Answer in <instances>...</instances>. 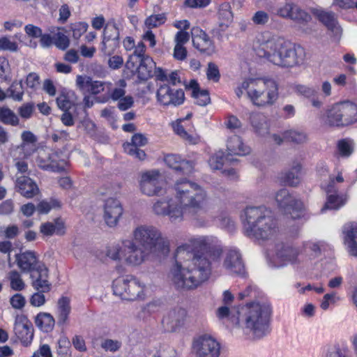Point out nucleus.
I'll return each instance as SVG.
<instances>
[{
  "mask_svg": "<svg viewBox=\"0 0 357 357\" xmlns=\"http://www.w3.org/2000/svg\"><path fill=\"white\" fill-rule=\"evenodd\" d=\"M174 198H162L155 202L152 211L159 216H167L172 222H181L185 215L189 216L197 227L208 223L204 205L207 198L205 190L198 183L183 178L175 181Z\"/></svg>",
  "mask_w": 357,
  "mask_h": 357,
  "instance_id": "nucleus-1",
  "label": "nucleus"
},
{
  "mask_svg": "<svg viewBox=\"0 0 357 357\" xmlns=\"http://www.w3.org/2000/svg\"><path fill=\"white\" fill-rule=\"evenodd\" d=\"M195 248L184 267L176 263L169 277L178 289L193 290L206 282L211 275L212 262L219 261L222 248L218 241L209 237H200L194 241Z\"/></svg>",
  "mask_w": 357,
  "mask_h": 357,
  "instance_id": "nucleus-2",
  "label": "nucleus"
},
{
  "mask_svg": "<svg viewBox=\"0 0 357 357\" xmlns=\"http://www.w3.org/2000/svg\"><path fill=\"white\" fill-rule=\"evenodd\" d=\"M255 51L259 58L282 68L293 67L299 62L294 45L278 36H262Z\"/></svg>",
  "mask_w": 357,
  "mask_h": 357,
  "instance_id": "nucleus-3",
  "label": "nucleus"
},
{
  "mask_svg": "<svg viewBox=\"0 0 357 357\" xmlns=\"http://www.w3.org/2000/svg\"><path fill=\"white\" fill-rule=\"evenodd\" d=\"M244 230L246 236L269 240L278 234V222L269 208L264 206L247 207L244 211Z\"/></svg>",
  "mask_w": 357,
  "mask_h": 357,
  "instance_id": "nucleus-4",
  "label": "nucleus"
},
{
  "mask_svg": "<svg viewBox=\"0 0 357 357\" xmlns=\"http://www.w3.org/2000/svg\"><path fill=\"white\" fill-rule=\"evenodd\" d=\"M236 324L245 333H251L254 337L261 338L269 332V310L259 303H249L238 311Z\"/></svg>",
  "mask_w": 357,
  "mask_h": 357,
  "instance_id": "nucleus-5",
  "label": "nucleus"
},
{
  "mask_svg": "<svg viewBox=\"0 0 357 357\" xmlns=\"http://www.w3.org/2000/svg\"><path fill=\"white\" fill-rule=\"evenodd\" d=\"M134 241L153 253L169 252V242L160 231L152 225H140L133 231Z\"/></svg>",
  "mask_w": 357,
  "mask_h": 357,
  "instance_id": "nucleus-6",
  "label": "nucleus"
},
{
  "mask_svg": "<svg viewBox=\"0 0 357 357\" xmlns=\"http://www.w3.org/2000/svg\"><path fill=\"white\" fill-rule=\"evenodd\" d=\"M324 122L331 126H347L357 121V105L349 101L333 105L323 116Z\"/></svg>",
  "mask_w": 357,
  "mask_h": 357,
  "instance_id": "nucleus-7",
  "label": "nucleus"
},
{
  "mask_svg": "<svg viewBox=\"0 0 357 357\" xmlns=\"http://www.w3.org/2000/svg\"><path fill=\"white\" fill-rule=\"evenodd\" d=\"M114 294L123 300L133 301L145 298L144 285L134 278H119L113 282Z\"/></svg>",
  "mask_w": 357,
  "mask_h": 357,
  "instance_id": "nucleus-8",
  "label": "nucleus"
},
{
  "mask_svg": "<svg viewBox=\"0 0 357 357\" xmlns=\"http://www.w3.org/2000/svg\"><path fill=\"white\" fill-rule=\"evenodd\" d=\"M275 199L278 206L289 212L293 219L299 218L303 215V203L294 198L287 189L282 188L278 191Z\"/></svg>",
  "mask_w": 357,
  "mask_h": 357,
  "instance_id": "nucleus-9",
  "label": "nucleus"
},
{
  "mask_svg": "<svg viewBox=\"0 0 357 357\" xmlns=\"http://www.w3.org/2000/svg\"><path fill=\"white\" fill-rule=\"evenodd\" d=\"M193 350L196 357H219L220 344L212 336L204 335L193 342Z\"/></svg>",
  "mask_w": 357,
  "mask_h": 357,
  "instance_id": "nucleus-10",
  "label": "nucleus"
},
{
  "mask_svg": "<svg viewBox=\"0 0 357 357\" xmlns=\"http://www.w3.org/2000/svg\"><path fill=\"white\" fill-rule=\"evenodd\" d=\"M123 257L125 261L133 266L139 265L143 263L153 253L143 246L133 241H123Z\"/></svg>",
  "mask_w": 357,
  "mask_h": 357,
  "instance_id": "nucleus-11",
  "label": "nucleus"
},
{
  "mask_svg": "<svg viewBox=\"0 0 357 357\" xmlns=\"http://www.w3.org/2000/svg\"><path fill=\"white\" fill-rule=\"evenodd\" d=\"M158 102L164 106H178L185 100L184 91L182 89H172L167 84L159 86L156 93Z\"/></svg>",
  "mask_w": 357,
  "mask_h": 357,
  "instance_id": "nucleus-12",
  "label": "nucleus"
},
{
  "mask_svg": "<svg viewBox=\"0 0 357 357\" xmlns=\"http://www.w3.org/2000/svg\"><path fill=\"white\" fill-rule=\"evenodd\" d=\"M162 176L158 170L148 171L142 174L140 190L148 196L158 195L162 190Z\"/></svg>",
  "mask_w": 357,
  "mask_h": 357,
  "instance_id": "nucleus-13",
  "label": "nucleus"
},
{
  "mask_svg": "<svg viewBox=\"0 0 357 357\" xmlns=\"http://www.w3.org/2000/svg\"><path fill=\"white\" fill-rule=\"evenodd\" d=\"M103 219L107 226L114 227L118 224L123 213L121 202L114 198L105 200L103 206Z\"/></svg>",
  "mask_w": 357,
  "mask_h": 357,
  "instance_id": "nucleus-14",
  "label": "nucleus"
},
{
  "mask_svg": "<svg viewBox=\"0 0 357 357\" xmlns=\"http://www.w3.org/2000/svg\"><path fill=\"white\" fill-rule=\"evenodd\" d=\"M187 311L181 307L170 310L162 319V324L167 332H176L184 325Z\"/></svg>",
  "mask_w": 357,
  "mask_h": 357,
  "instance_id": "nucleus-15",
  "label": "nucleus"
},
{
  "mask_svg": "<svg viewBox=\"0 0 357 357\" xmlns=\"http://www.w3.org/2000/svg\"><path fill=\"white\" fill-rule=\"evenodd\" d=\"M271 78H250L243 82V88L245 89L248 98L253 105L257 106L262 91L266 89L267 81Z\"/></svg>",
  "mask_w": 357,
  "mask_h": 357,
  "instance_id": "nucleus-16",
  "label": "nucleus"
},
{
  "mask_svg": "<svg viewBox=\"0 0 357 357\" xmlns=\"http://www.w3.org/2000/svg\"><path fill=\"white\" fill-rule=\"evenodd\" d=\"M193 46L200 52L206 55H212L215 51V45L209 36L201 29L193 27L191 30Z\"/></svg>",
  "mask_w": 357,
  "mask_h": 357,
  "instance_id": "nucleus-17",
  "label": "nucleus"
},
{
  "mask_svg": "<svg viewBox=\"0 0 357 357\" xmlns=\"http://www.w3.org/2000/svg\"><path fill=\"white\" fill-rule=\"evenodd\" d=\"M222 266L231 274L241 275L245 271L241 255L236 250H229L225 253Z\"/></svg>",
  "mask_w": 357,
  "mask_h": 357,
  "instance_id": "nucleus-18",
  "label": "nucleus"
},
{
  "mask_svg": "<svg viewBox=\"0 0 357 357\" xmlns=\"http://www.w3.org/2000/svg\"><path fill=\"white\" fill-rule=\"evenodd\" d=\"M76 85L82 92H89L97 95L104 91L105 86H111V83H107L98 80H93L91 77L77 75Z\"/></svg>",
  "mask_w": 357,
  "mask_h": 357,
  "instance_id": "nucleus-19",
  "label": "nucleus"
},
{
  "mask_svg": "<svg viewBox=\"0 0 357 357\" xmlns=\"http://www.w3.org/2000/svg\"><path fill=\"white\" fill-rule=\"evenodd\" d=\"M148 143V139L142 133L135 134L131 139V142H127L123 144V149L126 153L139 160H143L146 158L145 152L140 149V146H144Z\"/></svg>",
  "mask_w": 357,
  "mask_h": 357,
  "instance_id": "nucleus-20",
  "label": "nucleus"
},
{
  "mask_svg": "<svg viewBox=\"0 0 357 357\" xmlns=\"http://www.w3.org/2000/svg\"><path fill=\"white\" fill-rule=\"evenodd\" d=\"M14 332L24 345L29 344L33 337L32 324L25 317L16 318L14 325Z\"/></svg>",
  "mask_w": 357,
  "mask_h": 357,
  "instance_id": "nucleus-21",
  "label": "nucleus"
},
{
  "mask_svg": "<svg viewBox=\"0 0 357 357\" xmlns=\"http://www.w3.org/2000/svg\"><path fill=\"white\" fill-rule=\"evenodd\" d=\"M57 158L56 153L43 150L38 152L36 162L37 165L43 170L59 172L63 171V167L57 160Z\"/></svg>",
  "mask_w": 357,
  "mask_h": 357,
  "instance_id": "nucleus-22",
  "label": "nucleus"
},
{
  "mask_svg": "<svg viewBox=\"0 0 357 357\" xmlns=\"http://www.w3.org/2000/svg\"><path fill=\"white\" fill-rule=\"evenodd\" d=\"M164 161L169 167L183 174L190 175L194 172L195 163L181 159L178 155L168 154L165 157Z\"/></svg>",
  "mask_w": 357,
  "mask_h": 357,
  "instance_id": "nucleus-23",
  "label": "nucleus"
},
{
  "mask_svg": "<svg viewBox=\"0 0 357 357\" xmlns=\"http://www.w3.org/2000/svg\"><path fill=\"white\" fill-rule=\"evenodd\" d=\"M15 190L22 196L31 199L39 192V188L36 183L31 178L26 176L17 177L15 181Z\"/></svg>",
  "mask_w": 357,
  "mask_h": 357,
  "instance_id": "nucleus-24",
  "label": "nucleus"
},
{
  "mask_svg": "<svg viewBox=\"0 0 357 357\" xmlns=\"http://www.w3.org/2000/svg\"><path fill=\"white\" fill-rule=\"evenodd\" d=\"M31 285L37 291L48 292L51 283L48 280V269L42 265L31 274Z\"/></svg>",
  "mask_w": 357,
  "mask_h": 357,
  "instance_id": "nucleus-25",
  "label": "nucleus"
},
{
  "mask_svg": "<svg viewBox=\"0 0 357 357\" xmlns=\"http://www.w3.org/2000/svg\"><path fill=\"white\" fill-rule=\"evenodd\" d=\"M18 267L24 273H30L37 270L42 264H38L36 253L33 251H26L16 256Z\"/></svg>",
  "mask_w": 357,
  "mask_h": 357,
  "instance_id": "nucleus-26",
  "label": "nucleus"
},
{
  "mask_svg": "<svg viewBox=\"0 0 357 357\" xmlns=\"http://www.w3.org/2000/svg\"><path fill=\"white\" fill-rule=\"evenodd\" d=\"M344 241L349 254L357 257V223L349 222L343 227Z\"/></svg>",
  "mask_w": 357,
  "mask_h": 357,
  "instance_id": "nucleus-27",
  "label": "nucleus"
},
{
  "mask_svg": "<svg viewBox=\"0 0 357 357\" xmlns=\"http://www.w3.org/2000/svg\"><path fill=\"white\" fill-rule=\"evenodd\" d=\"M278 84L271 79L267 81L266 89L262 91L257 107H266L273 105L278 98Z\"/></svg>",
  "mask_w": 357,
  "mask_h": 357,
  "instance_id": "nucleus-28",
  "label": "nucleus"
},
{
  "mask_svg": "<svg viewBox=\"0 0 357 357\" xmlns=\"http://www.w3.org/2000/svg\"><path fill=\"white\" fill-rule=\"evenodd\" d=\"M299 250L291 245L280 243L277 245L275 250L276 257L284 263L295 264L298 261Z\"/></svg>",
  "mask_w": 357,
  "mask_h": 357,
  "instance_id": "nucleus-29",
  "label": "nucleus"
},
{
  "mask_svg": "<svg viewBox=\"0 0 357 357\" xmlns=\"http://www.w3.org/2000/svg\"><path fill=\"white\" fill-rule=\"evenodd\" d=\"M313 13L329 30L335 34L340 32V28L338 26L337 17L334 13L322 9H314Z\"/></svg>",
  "mask_w": 357,
  "mask_h": 357,
  "instance_id": "nucleus-30",
  "label": "nucleus"
},
{
  "mask_svg": "<svg viewBox=\"0 0 357 357\" xmlns=\"http://www.w3.org/2000/svg\"><path fill=\"white\" fill-rule=\"evenodd\" d=\"M155 67V63L152 58L146 56L140 60L136 66V68L131 72L136 73L139 79L147 80L153 76V71Z\"/></svg>",
  "mask_w": 357,
  "mask_h": 357,
  "instance_id": "nucleus-31",
  "label": "nucleus"
},
{
  "mask_svg": "<svg viewBox=\"0 0 357 357\" xmlns=\"http://www.w3.org/2000/svg\"><path fill=\"white\" fill-rule=\"evenodd\" d=\"M227 150L228 154L232 155L243 156L249 154L250 148L244 144L241 137L238 135H233L227 141Z\"/></svg>",
  "mask_w": 357,
  "mask_h": 357,
  "instance_id": "nucleus-32",
  "label": "nucleus"
},
{
  "mask_svg": "<svg viewBox=\"0 0 357 357\" xmlns=\"http://www.w3.org/2000/svg\"><path fill=\"white\" fill-rule=\"evenodd\" d=\"M71 312L70 300L68 297L62 296L57 302L56 316L58 325H66L68 322L69 314Z\"/></svg>",
  "mask_w": 357,
  "mask_h": 357,
  "instance_id": "nucleus-33",
  "label": "nucleus"
},
{
  "mask_svg": "<svg viewBox=\"0 0 357 357\" xmlns=\"http://www.w3.org/2000/svg\"><path fill=\"white\" fill-rule=\"evenodd\" d=\"M78 97L73 91L62 93L56 98V104L63 111L69 110L73 106L77 105Z\"/></svg>",
  "mask_w": 357,
  "mask_h": 357,
  "instance_id": "nucleus-34",
  "label": "nucleus"
},
{
  "mask_svg": "<svg viewBox=\"0 0 357 357\" xmlns=\"http://www.w3.org/2000/svg\"><path fill=\"white\" fill-rule=\"evenodd\" d=\"M302 166L298 162H294L289 170H288L284 177V182L290 186H297L301 181V172Z\"/></svg>",
  "mask_w": 357,
  "mask_h": 357,
  "instance_id": "nucleus-35",
  "label": "nucleus"
},
{
  "mask_svg": "<svg viewBox=\"0 0 357 357\" xmlns=\"http://www.w3.org/2000/svg\"><path fill=\"white\" fill-rule=\"evenodd\" d=\"M35 324L42 331L49 333L53 330L55 320L50 313L40 312L36 317Z\"/></svg>",
  "mask_w": 357,
  "mask_h": 357,
  "instance_id": "nucleus-36",
  "label": "nucleus"
},
{
  "mask_svg": "<svg viewBox=\"0 0 357 357\" xmlns=\"http://www.w3.org/2000/svg\"><path fill=\"white\" fill-rule=\"evenodd\" d=\"M135 47V49L134 52L129 56L128 59L126 63V68L130 71H133L136 68V66L140 60L147 56L146 55H144L145 45L142 42L139 43Z\"/></svg>",
  "mask_w": 357,
  "mask_h": 357,
  "instance_id": "nucleus-37",
  "label": "nucleus"
},
{
  "mask_svg": "<svg viewBox=\"0 0 357 357\" xmlns=\"http://www.w3.org/2000/svg\"><path fill=\"white\" fill-rule=\"evenodd\" d=\"M64 224L59 219H56L54 222L43 223L40 227V231L45 236L63 235L65 232Z\"/></svg>",
  "mask_w": 357,
  "mask_h": 357,
  "instance_id": "nucleus-38",
  "label": "nucleus"
},
{
  "mask_svg": "<svg viewBox=\"0 0 357 357\" xmlns=\"http://www.w3.org/2000/svg\"><path fill=\"white\" fill-rule=\"evenodd\" d=\"M294 9H291L290 15L286 17V19H290L299 24H307L312 20L311 15L300 6L293 2Z\"/></svg>",
  "mask_w": 357,
  "mask_h": 357,
  "instance_id": "nucleus-39",
  "label": "nucleus"
},
{
  "mask_svg": "<svg viewBox=\"0 0 357 357\" xmlns=\"http://www.w3.org/2000/svg\"><path fill=\"white\" fill-rule=\"evenodd\" d=\"M218 17L220 20V26L222 30H225L233 20V13L229 3H223L220 6Z\"/></svg>",
  "mask_w": 357,
  "mask_h": 357,
  "instance_id": "nucleus-40",
  "label": "nucleus"
},
{
  "mask_svg": "<svg viewBox=\"0 0 357 357\" xmlns=\"http://www.w3.org/2000/svg\"><path fill=\"white\" fill-rule=\"evenodd\" d=\"M250 123L255 131L259 135H264L268 130L266 117L261 113H252L250 117Z\"/></svg>",
  "mask_w": 357,
  "mask_h": 357,
  "instance_id": "nucleus-41",
  "label": "nucleus"
},
{
  "mask_svg": "<svg viewBox=\"0 0 357 357\" xmlns=\"http://www.w3.org/2000/svg\"><path fill=\"white\" fill-rule=\"evenodd\" d=\"M183 120H179L173 124L174 132L183 139L192 144H196L199 142V137L196 135H192L187 132L182 124Z\"/></svg>",
  "mask_w": 357,
  "mask_h": 357,
  "instance_id": "nucleus-42",
  "label": "nucleus"
},
{
  "mask_svg": "<svg viewBox=\"0 0 357 357\" xmlns=\"http://www.w3.org/2000/svg\"><path fill=\"white\" fill-rule=\"evenodd\" d=\"M0 122L5 125L17 126L20 119L13 111L7 107H0Z\"/></svg>",
  "mask_w": 357,
  "mask_h": 357,
  "instance_id": "nucleus-43",
  "label": "nucleus"
},
{
  "mask_svg": "<svg viewBox=\"0 0 357 357\" xmlns=\"http://www.w3.org/2000/svg\"><path fill=\"white\" fill-rule=\"evenodd\" d=\"M347 201V195H329L328 196L327 202L324 206V207L321 209V211H324L325 209H335L337 210L340 208L341 206H344Z\"/></svg>",
  "mask_w": 357,
  "mask_h": 357,
  "instance_id": "nucleus-44",
  "label": "nucleus"
},
{
  "mask_svg": "<svg viewBox=\"0 0 357 357\" xmlns=\"http://www.w3.org/2000/svg\"><path fill=\"white\" fill-rule=\"evenodd\" d=\"M7 95L8 98L15 101H22L24 96L22 80L14 81L7 89Z\"/></svg>",
  "mask_w": 357,
  "mask_h": 357,
  "instance_id": "nucleus-45",
  "label": "nucleus"
},
{
  "mask_svg": "<svg viewBox=\"0 0 357 357\" xmlns=\"http://www.w3.org/2000/svg\"><path fill=\"white\" fill-rule=\"evenodd\" d=\"M102 38L119 40V30L114 19L109 20L105 24L102 33Z\"/></svg>",
  "mask_w": 357,
  "mask_h": 357,
  "instance_id": "nucleus-46",
  "label": "nucleus"
},
{
  "mask_svg": "<svg viewBox=\"0 0 357 357\" xmlns=\"http://www.w3.org/2000/svg\"><path fill=\"white\" fill-rule=\"evenodd\" d=\"M234 160L228 153L225 156L223 153L218 152L210 158L208 163L213 169H221L226 162H233Z\"/></svg>",
  "mask_w": 357,
  "mask_h": 357,
  "instance_id": "nucleus-47",
  "label": "nucleus"
},
{
  "mask_svg": "<svg viewBox=\"0 0 357 357\" xmlns=\"http://www.w3.org/2000/svg\"><path fill=\"white\" fill-rule=\"evenodd\" d=\"M8 278L10 281V287L13 290L20 291L25 288V283L18 271L15 270L10 271L8 274Z\"/></svg>",
  "mask_w": 357,
  "mask_h": 357,
  "instance_id": "nucleus-48",
  "label": "nucleus"
},
{
  "mask_svg": "<svg viewBox=\"0 0 357 357\" xmlns=\"http://www.w3.org/2000/svg\"><path fill=\"white\" fill-rule=\"evenodd\" d=\"M119 46V40L112 39H104L100 43V52L104 56H110Z\"/></svg>",
  "mask_w": 357,
  "mask_h": 357,
  "instance_id": "nucleus-49",
  "label": "nucleus"
},
{
  "mask_svg": "<svg viewBox=\"0 0 357 357\" xmlns=\"http://www.w3.org/2000/svg\"><path fill=\"white\" fill-rule=\"evenodd\" d=\"M284 138L291 142L301 144L306 142L307 135L303 131L290 130L284 132Z\"/></svg>",
  "mask_w": 357,
  "mask_h": 357,
  "instance_id": "nucleus-50",
  "label": "nucleus"
},
{
  "mask_svg": "<svg viewBox=\"0 0 357 357\" xmlns=\"http://www.w3.org/2000/svg\"><path fill=\"white\" fill-rule=\"evenodd\" d=\"M123 241L122 246L119 244L110 245L106 248L105 255L114 261H119L123 257Z\"/></svg>",
  "mask_w": 357,
  "mask_h": 357,
  "instance_id": "nucleus-51",
  "label": "nucleus"
},
{
  "mask_svg": "<svg viewBox=\"0 0 357 357\" xmlns=\"http://www.w3.org/2000/svg\"><path fill=\"white\" fill-rule=\"evenodd\" d=\"M292 90L298 96H302L307 98H314L317 94L315 89L304 84H294L292 86Z\"/></svg>",
  "mask_w": 357,
  "mask_h": 357,
  "instance_id": "nucleus-52",
  "label": "nucleus"
},
{
  "mask_svg": "<svg viewBox=\"0 0 357 357\" xmlns=\"http://www.w3.org/2000/svg\"><path fill=\"white\" fill-rule=\"evenodd\" d=\"M60 207V202L56 199H51L49 202L46 200L41 201L37 206L36 209L40 213L46 214L52 208Z\"/></svg>",
  "mask_w": 357,
  "mask_h": 357,
  "instance_id": "nucleus-53",
  "label": "nucleus"
},
{
  "mask_svg": "<svg viewBox=\"0 0 357 357\" xmlns=\"http://www.w3.org/2000/svg\"><path fill=\"white\" fill-rule=\"evenodd\" d=\"M165 20L164 14L152 15L146 19L145 25L149 28L157 27L164 24Z\"/></svg>",
  "mask_w": 357,
  "mask_h": 357,
  "instance_id": "nucleus-54",
  "label": "nucleus"
},
{
  "mask_svg": "<svg viewBox=\"0 0 357 357\" xmlns=\"http://www.w3.org/2000/svg\"><path fill=\"white\" fill-rule=\"evenodd\" d=\"M219 225L229 231H232L235 228V223L231 217L227 213H222L218 218Z\"/></svg>",
  "mask_w": 357,
  "mask_h": 357,
  "instance_id": "nucleus-55",
  "label": "nucleus"
},
{
  "mask_svg": "<svg viewBox=\"0 0 357 357\" xmlns=\"http://www.w3.org/2000/svg\"><path fill=\"white\" fill-rule=\"evenodd\" d=\"M293 1L290 0H286L285 2L282 3L278 5L275 14L280 17L286 18L287 16L290 15L291 9H294Z\"/></svg>",
  "mask_w": 357,
  "mask_h": 357,
  "instance_id": "nucleus-56",
  "label": "nucleus"
},
{
  "mask_svg": "<svg viewBox=\"0 0 357 357\" xmlns=\"http://www.w3.org/2000/svg\"><path fill=\"white\" fill-rule=\"evenodd\" d=\"M88 26L87 23L82 22L72 24L70 29L73 31V37L75 39H79L87 31Z\"/></svg>",
  "mask_w": 357,
  "mask_h": 357,
  "instance_id": "nucleus-57",
  "label": "nucleus"
},
{
  "mask_svg": "<svg viewBox=\"0 0 357 357\" xmlns=\"http://www.w3.org/2000/svg\"><path fill=\"white\" fill-rule=\"evenodd\" d=\"M54 44L60 50H64L70 45V40L67 36L61 32H58L54 36Z\"/></svg>",
  "mask_w": 357,
  "mask_h": 357,
  "instance_id": "nucleus-58",
  "label": "nucleus"
},
{
  "mask_svg": "<svg viewBox=\"0 0 357 357\" xmlns=\"http://www.w3.org/2000/svg\"><path fill=\"white\" fill-rule=\"evenodd\" d=\"M206 76L208 80H212L214 82H218L220 80V74L218 67L215 63L213 62H209L208 63Z\"/></svg>",
  "mask_w": 357,
  "mask_h": 357,
  "instance_id": "nucleus-59",
  "label": "nucleus"
},
{
  "mask_svg": "<svg viewBox=\"0 0 357 357\" xmlns=\"http://www.w3.org/2000/svg\"><path fill=\"white\" fill-rule=\"evenodd\" d=\"M252 21L255 25L264 26L269 21V15L264 10H258L252 17Z\"/></svg>",
  "mask_w": 357,
  "mask_h": 357,
  "instance_id": "nucleus-60",
  "label": "nucleus"
},
{
  "mask_svg": "<svg viewBox=\"0 0 357 357\" xmlns=\"http://www.w3.org/2000/svg\"><path fill=\"white\" fill-rule=\"evenodd\" d=\"M22 138V144L21 147L23 149H25L26 146L29 144H31L33 146H35L36 143L37 142V137L36 136L31 132V131H24L22 132L21 135Z\"/></svg>",
  "mask_w": 357,
  "mask_h": 357,
  "instance_id": "nucleus-61",
  "label": "nucleus"
},
{
  "mask_svg": "<svg viewBox=\"0 0 357 357\" xmlns=\"http://www.w3.org/2000/svg\"><path fill=\"white\" fill-rule=\"evenodd\" d=\"M197 100V104L200 106H205L210 102L211 98L206 90L195 91L192 96Z\"/></svg>",
  "mask_w": 357,
  "mask_h": 357,
  "instance_id": "nucleus-62",
  "label": "nucleus"
},
{
  "mask_svg": "<svg viewBox=\"0 0 357 357\" xmlns=\"http://www.w3.org/2000/svg\"><path fill=\"white\" fill-rule=\"evenodd\" d=\"M153 357H176V353L172 347L168 345H161L154 354Z\"/></svg>",
  "mask_w": 357,
  "mask_h": 357,
  "instance_id": "nucleus-63",
  "label": "nucleus"
},
{
  "mask_svg": "<svg viewBox=\"0 0 357 357\" xmlns=\"http://www.w3.org/2000/svg\"><path fill=\"white\" fill-rule=\"evenodd\" d=\"M340 154L344 157L349 156L353 152L351 144L346 139L340 140L337 144Z\"/></svg>",
  "mask_w": 357,
  "mask_h": 357,
  "instance_id": "nucleus-64",
  "label": "nucleus"
}]
</instances>
